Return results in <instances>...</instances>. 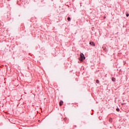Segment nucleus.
<instances>
[{
  "instance_id": "obj_1",
  "label": "nucleus",
  "mask_w": 129,
  "mask_h": 129,
  "mask_svg": "<svg viewBox=\"0 0 129 129\" xmlns=\"http://www.w3.org/2000/svg\"><path fill=\"white\" fill-rule=\"evenodd\" d=\"M80 61H83V60L85 59V56H84V54H83V53H81L80 54Z\"/></svg>"
},
{
  "instance_id": "obj_2",
  "label": "nucleus",
  "mask_w": 129,
  "mask_h": 129,
  "mask_svg": "<svg viewBox=\"0 0 129 129\" xmlns=\"http://www.w3.org/2000/svg\"><path fill=\"white\" fill-rule=\"evenodd\" d=\"M90 45H91V46H95V44H94V42H90Z\"/></svg>"
},
{
  "instance_id": "obj_3",
  "label": "nucleus",
  "mask_w": 129,
  "mask_h": 129,
  "mask_svg": "<svg viewBox=\"0 0 129 129\" xmlns=\"http://www.w3.org/2000/svg\"><path fill=\"white\" fill-rule=\"evenodd\" d=\"M63 101H60L59 102V105H60V106H62V105H63Z\"/></svg>"
},
{
  "instance_id": "obj_4",
  "label": "nucleus",
  "mask_w": 129,
  "mask_h": 129,
  "mask_svg": "<svg viewBox=\"0 0 129 129\" xmlns=\"http://www.w3.org/2000/svg\"><path fill=\"white\" fill-rule=\"evenodd\" d=\"M112 81H113V82H115V78H112Z\"/></svg>"
},
{
  "instance_id": "obj_5",
  "label": "nucleus",
  "mask_w": 129,
  "mask_h": 129,
  "mask_svg": "<svg viewBox=\"0 0 129 129\" xmlns=\"http://www.w3.org/2000/svg\"><path fill=\"white\" fill-rule=\"evenodd\" d=\"M68 20L69 21V22H70V21H71V18H70V17H68Z\"/></svg>"
},
{
  "instance_id": "obj_6",
  "label": "nucleus",
  "mask_w": 129,
  "mask_h": 129,
  "mask_svg": "<svg viewBox=\"0 0 129 129\" xmlns=\"http://www.w3.org/2000/svg\"><path fill=\"white\" fill-rule=\"evenodd\" d=\"M96 83H97L98 84L99 83V80H97L96 81Z\"/></svg>"
},
{
  "instance_id": "obj_7",
  "label": "nucleus",
  "mask_w": 129,
  "mask_h": 129,
  "mask_svg": "<svg viewBox=\"0 0 129 129\" xmlns=\"http://www.w3.org/2000/svg\"><path fill=\"white\" fill-rule=\"evenodd\" d=\"M109 121H110V122H111L112 121V119L110 118L109 120Z\"/></svg>"
},
{
  "instance_id": "obj_8",
  "label": "nucleus",
  "mask_w": 129,
  "mask_h": 129,
  "mask_svg": "<svg viewBox=\"0 0 129 129\" xmlns=\"http://www.w3.org/2000/svg\"><path fill=\"white\" fill-rule=\"evenodd\" d=\"M126 17H128L129 16L128 13H126Z\"/></svg>"
},
{
  "instance_id": "obj_9",
  "label": "nucleus",
  "mask_w": 129,
  "mask_h": 129,
  "mask_svg": "<svg viewBox=\"0 0 129 129\" xmlns=\"http://www.w3.org/2000/svg\"><path fill=\"white\" fill-rule=\"evenodd\" d=\"M116 111H119V108H116Z\"/></svg>"
}]
</instances>
